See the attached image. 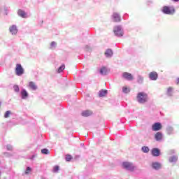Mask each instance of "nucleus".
Here are the masks:
<instances>
[{
  "label": "nucleus",
  "instance_id": "16",
  "mask_svg": "<svg viewBox=\"0 0 179 179\" xmlns=\"http://www.w3.org/2000/svg\"><path fill=\"white\" fill-rule=\"evenodd\" d=\"M82 115L83 117H90V115H92V114H93V113L90 110H85L83 112H82Z\"/></svg>",
  "mask_w": 179,
  "mask_h": 179
},
{
  "label": "nucleus",
  "instance_id": "8",
  "mask_svg": "<svg viewBox=\"0 0 179 179\" xmlns=\"http://www.w3.org/2000/svg\"><path fill=\"white\" fill-rule=\"evenodd\" d=\"M113 22H120L121 21V16L117 13H114L112 15Z\"/></svg>",
  "mask_w": 179,
  "mask_h": 179
},
{
  "label": "nucleus",
  "instance_id": "25",
  "mask_svg": "<svg viewBox=\"0 0 179 179\" xmlns=\"http://www.w3.org/2000/svg\"><path fill=\"white\" fill-rule=\"evenodd\" d=\"M10 114H12V112H10V110H7L4 114V118H9Z\"/></svg>",
  "mask_w": 179,
  "mask_h": 179
},
{
  "label": "nucleus",
  "instance_id": "7",
  "mask_svg": "<svg viewBox=\"0 0 179 179\" xmlns=\"http://www.w3.org/2000/svg\"><path fill=\"white\" fill-rule=\"evenodd\" d=\"M113 31L116 36H122V31H121V27L120 26L115 27Z\"/></svg>",
  "mask_w": 179,
  "mask_h": 179
},
{
  "label": "nucleus",
  "instance_id": "26",
  "mask_svg": "<svg viewBox=\"0 0 179 179\" xmlns=\"http://www.w3.org/2000/svg\"><path fill=\"white\" fill-rule=\"evenodd\" d=\"M41 153H43V155H48L50 153V151L44 148L41 150Z\"/></svg>",
  "mask_w": 179,
  "mask_h": 179
},
{
  "label": "nucleus",
  "instance_id": "10",
  "mask_svg": "<svg viewBox=\"0 0 179 179\" xmlns=\"http://www.w3.org/2000/svg\"><path fill=\"white\" fill-rule=\"evenodd\" d=\"M151 155L154 156V157H157L160 155V150L159 148H153L151 150Z\"/></svg>",
  "mask_w": 179,
  "mask_h": 179
},
{
  "label": "nucleus",
  "instance_id": "22",
  "mask_svg": "<svg viewBox=\"0 0 179 179\" xmlns=\"http://www.w3.org/2000/svg\"><path fill=\"white\" fill-rule=\"evenodd\" d=\"M65 69V64H62L60 67H59L57 72L58 73H61V72H62V71H64Z\"/></svg>",
  "mask_w": 179,
  "mask_h": 179
},
{
  "label": "nucleus",
  "instance_id": "4",
  "mask_svg": "<svg viewBox=\"0 0 179 179\" xmlns=\"http://www.w3.org/2000/svg\"><path fill=\"white\" fill-rule=\"evenodd\" d=\"M122 166L126 170H129L130 171H134L135 170V166H134V164L130 162H123Z\"/></svg>",
  "mask_w": 179,
  "mask_h": 179
},
{
  "label": "nucleus",
  "instance_id": "31",
  "mask_svg": "<svg viewBox=\"0 0 179 179\" xmlns=\"http://www.w3.org/2000/svg\"><path fill=\"white\" fill-rule=\"evenodd\" d=\"M13 89H14L15 92H20V89L19 88V86H17V85H14Z\"/></svg>",
  "mask_w": 179,
  "mask_h": 179
},
{
  "label": "nucleus",
  "instance_id": "38",
  "mask_svg": "<svg viewBox=\"0 0 179 179\" xmlns=\"http://www.w3.org/2000/svg\"><path fill=\"white\" fill-rule=\"evenodd\" d=\"M0 107H1V101H0Z\"/></svg>",
  "mask_w": 179,
  "mask_h": 179
},
{
  "label": "nucleus",
  "instance_id": "36",
  "mask_svg": "<svg viewBox=\"0 0 179 179\" xmlns=\"http://www.w3.org/2000/svg\"><path fill=\"white\" fill-rule=\"evenodd\" d=\"M173 2H179V0H173Z\"/></svg>",
  "mask_w": 179,
  "mask_h": 179
},
{
  "label": "nucleus",
  "instance_id": "18",
  "mask_svg": "<svg viewBox=\"0 0 179 179\" xmlns=\"http://www.w3.org/2000/svg\"><path fill=\"white\" fill-rule=\"evenodd\" d=\"M101 75H107L108 73V70L106 67H102L100 70Z\"/></svg>",
  "mask_w": 179,
  "mask_h": 179
},
{
  "label": "nucleus",
  "instance_id": "21",
  "mask_svg": "<svg viewBox=\"0 0 179 179\" xmlns=\"http://www.w3.org/2000/svg\"><path fill=\"white\" fill-rule=\"evenodd\" d=\"M142 152H143V153H148L149 152V147H146V146H143L141 148Z\"/></svg>",
  "mask_w": 179,
  "mask_h": 179
},
{
  "label": "nucleus",
  "instance_id": "2",
  "mask_svg": "<svg viewBox=\"0 0 179 179\" xmlns=\"http://www.w3.org/2000/svg\"><path fill=\"white\" fill-rule=\"evenodd\" d=\"M162 12L165 15H174L176 13V8L173 6H165L163 7Z\"/></svg>",
  "mask_w": 179,
  "mask_h": 179
},
{
  "label": "nucleus",
  "instance_id": "34",
  "mask_svg": "<svg viewBox=\"0 0 179 179\" xmlns=\"http://www.w3.org/2000/svg\"><path fill=\"white\" fill-rule=\"evenodd\" d=\"M8 150H12V147L10 145H7Z\"/></svg>",
  "mask_w": 179,
  "mask_h": 179
},
{
  "label": "nucleus",
  "instance_id": "9",
  "mask_svg": "<svg viewBox=\"0 0 179 179\" xmlns=\"http://www.w3.org/2000/svg\"><path fill=\"white\" fill-rule=\"evenodd\" d=\"M158 74L157 72L155 71H152L151 73H150L149 74V78L150 79H151V80H157V78H158Z\"/></svg>",
  "mask_w": 179,
  "mask_h": 179
},
{
  "label": "nucleus",
  "instance_id": "28",
  "mask_svg": "<svg viewBox=\"0 0 179 179\" xmlns=\"http://www.w3.org/2000/svg\"><path fill=\"white\" fill-rule=\"evenodd\" d=\"M169 162H171V163H173V162H177V157H171L169 158Z\"/></svg>",
  "mask_w": 179,
  "mask_h": 179
},
{
  "label": "nucleus",
  "instance_id": "27",
  "mask_svg": "<svg viewBox=\"0 0 179 179\" xmlns=\"http://www.w3.org/2000/svg\"><path fill=\"white\" fill-rule=\"evenodd\" d=\"M72 160V156L71 155H66V162H71Z\"/></svg>",
  "mask_w": 179,
  "mask_h": 179
},
{
  "label": "nucleus",
  "instance_id": "33",
  "mask_svg": "<svg viewBox=\"0 0 179 179\" xmlns=\"http://www.w3.org/2000/svg\"><path fill=\"white\" fill-rule=\"evenodd\" d=\"M51 47H55L57 45V43L55 42H52L50 44Z\"/></svg>",
  "mask_w": 179,
  "mask_h": 179
},
{
  "label": "nucleus",
  "instance_id": "30",
  "mask_svg": "<svg viewBox=\"0 0 179 179\" xmlns=\"http://www.w3.org/2000/svg\"><path fill=\"white\" fill-rule=\"evenodd\" d=\"M30 171H31V168L28 166L25 171V174H30Z\"/></svg>",
  "mask_w": 179,
  "mask_h": 179
},
{
  "label": "nucleus",
  "instance_id": "37",
  "mask_svg": "<svg viewBox=\"0 0 179 179\" xmlns=\"http://www.w3.org/2000/svg\"><path fill=\"white\" fill-rule=\"evenodd\" d=\"M2 176V173L1 172V171H0V177Z\"/></svg>",
  "mask_w": 179,
  "mask_h": 179
},
{
  "label": "nucleus",
  "instance_id": "35",
  "mask_svg": "<svg viewBox=\"0 0 179 179\" xmlns=\"http://www.w3.org/2000/svg\"><path fill=\"white\" fill-rule=\"evenodd\" d=\"M176 85H179V78L176 79Z\"/></svg>",
  "mask_w": 179,
  "mask_h": 179
},
{
  "label": "nucleus",
  "instance_id": "23",
  "mask_svg": "<svg viewBox=\"0 0 179 179\" xmlns=\"http://www.w3.org/2000/svg\"><path fill=\"white\" fill-rule=\"evenodd\" d=\"M171 93H173V87H169L167 89V94H168V96H172Z\"/></svg>",
  "mask_w": 179,
  "mask_h": 179
},
{
  "label": "nucleus",
  "instance_id": "20",
  "mask_svg": "<svg viewBox=\"0 0 179 179\" xmlns=\"http://www.w3.org/2000/svg\"><path fill=\"white\" fill-rule=\"evenodd\" d=\"M152 167L155 169V170H159V169H160V167H162V165H160L159 163L158 162H155L152 164Z\"/></svg>",
  "mask_w": 179,
  "mask_h": 179
},
{
  "label": "nucleus",
  "instance_id": "6",
  "mask_svg": "<svg viewBox=\"0 0 179 179\" xmlns=\"http://www.w3.org/2000/svg\"><path fill=\"white\" fill-rule=\"evenodd\" d=\"M162 128V123L160 122H156L152 126V131H160Z\"/></svg>",
  "mask_w": 179,
  "mask_h": 179
},
{
  "label": "nucleus",
  "instance_id": "19",
  "mask_svg": "<svg viewBox=\"0 0 179 179\" xmlns=\"http://www.w3.org/2000/svg\"><path fill=\"white\" fill-rule=\"evenodd\" d=\"M107 95V90H101L99 91V97H104V96Z\"/></svg>",
  "mask_w": 179,
  "mask_h": 179
},
{
  "label": "nucleus",
  "instance_id": "3",
  "mask_svg": "<svg viewBox=\"0 0 179 179\" xmlns=\"http://www.w3.org/2000/svg\"><path fill=\"white\" fill-rule=\"evenodd\" d=\"M15 73L17 76H22L24 73V69L22 67V64H17L15 67Z\"/></svg>",
  "mask_w": 179,
  "mask_h": 179
},
{
  "label": "nucleus",
  "instance_id": "17",
  "mask_svg": "<svg viewBox=\"0 0 179 179\" xmlns=\"http://www.w3.org/2000/svg\"><path fill=\"white\" fill-rule=\"evenodd\" d=\"M105 55H106V57H107V58H110V57H113V50H111V49H108L105 52Z\"/></svg>",
  "mask_w": 179,
  "mask_h": 179
},
{
  "label": "nucleus",
  "instance_id": "14",
  "mask_svg": "<svg viewBox=\"0 0 179 179\" xmlns=\"http://www.w3.org/2000/svg\"><path fill=\"white\" fill-rule=\"evenodd\" d=\"M29 87L32 90H37V85H36V83L31 81L29 83Z\"/></svg>",
  "mask_w": 179,
  "mask_h": 179
},
{
  "label": "nucleus",
  "instance_id": "1",
  "mask_svg": "<svg viewBox=\"0 0 179 179\" xmlns=\"http://www.w3.org/2000/svg\"><path fill=\"white\" fill-rule=\"evenodd\" d=\"M136 99L137 101H138L141 104H143L148 100V94L145 93L144 92H141L138 93Z\"/></svg>",
  "mask_w": 179,
  "mask_h": 179
},
{
  "label": "nucleus",
  "instance_id": "11",
  "mask_svg": "<svg viewBox=\"0 0 179 179\" xmlns=\"http://www.w3.org/2000/svg\"><path fill=\"white\" fill-rule=\"evenodd\" d=\"M17 15L18 16H20V17H22L24 19L27 17V14L23 10H18Z\"/></svg>",
  "mask_w": 179,
  "mask_h": 179
},
{
  "label": "nucleus",
  "instance_id": "12",
  "mask_svg": "<svg viewBox=\"0 0 179 179\" xmlns=\"http://www.w3.org/2000/svg\"><path fill=\"white\" fill-rule=\"evenodd\" d=\"M156 141H162L163 139V134L162 132H157L155 134Z\"/></svg>",
  "mask_w": 179,
  "mask_h": 179
},
{
  "label": "nucleus",
  "instance_id": "13",
  "mask_svg": "<svg viewBox=\"0 0 179 179\" xmlns=\"http://www.w3.org/2000/svg\"><path fill=\"white\" fill-rule=\"evenodd\" d=\"M9 30L12 34H17V28H16V26L15 25L10 27Z\"/></svg>",
  "mask_w": 179,
  "mask_h": 179
},
{
  "label": "nucleus",
  "instance_id": "29",
  "mask_svg": "<svg viewBox=\"0 0 179 179\" xmlns=\"http://www.w3.org/2000/svg\"><path fill=\"white\" fill-rule=\"evenodd\" d=\"M59 170V166H55L53 169V173H58V171Z\"/></svg>",
  "mask_w": 179,
  "mask_h": 179
},
{
  "label": "nucleus",
  "instance_id": "15",
  "mask_svg": "<svg viewBox=\"0 0 179 179\" xmlns=\"http://www.w3.org/2000/svg\"><path fill=\"white\" fill-rule=\"evenodd\" d=\"M21 96L22 99H24L27 97H29V93L27 92V91H26V90H22L21 91Z\"/></svg>",
  "mask_w": 179,
  "mask_h": 179
},
{
  "label": "nucleus",
  "instance_id": "24",
  "mask_svg": "<svg viewBox=\"0 0 179 179\" xmlns=\"http://www.w3.org/2000/svg\"><path fill=\"white\" fill-rule=\"evenodd\" d=\"M122 92L123 93H129L131 92V90H129L128 87H123Z\"/></svg>",
  "mask_w": 179,
  "mask_h": 179
},
{
  "label": "nucleus",
  "instance_id": "5",
  "mask_svg": "<svg viewBox=\"0 0 179 179\" xmlns=\"http://www.w3.org/2000/svg\"><path fill=\"white\" fill-rule=\"evenodd\" d=\"M122 76L124 79H126L127 80H134V76H132L131 73L124 72Z\"/></svg>",
  "mask_w": 179,
  "mask_h": 179
},
{
  "label": "nucleus",
  "instance_id": "32",
  "mask_svg": "<svg viewBox=\"0 0 179 179\" xmlns=\"http://www.w3.org/2000/svg\"><path fill=\"white\" fill-rule=\"evenodd\" d=\"M138 83H142V82H143V78L142 76H138Z\"/></svg>",
  "mask_w": 179,
  "mask_h": 179
}]
</instances>
